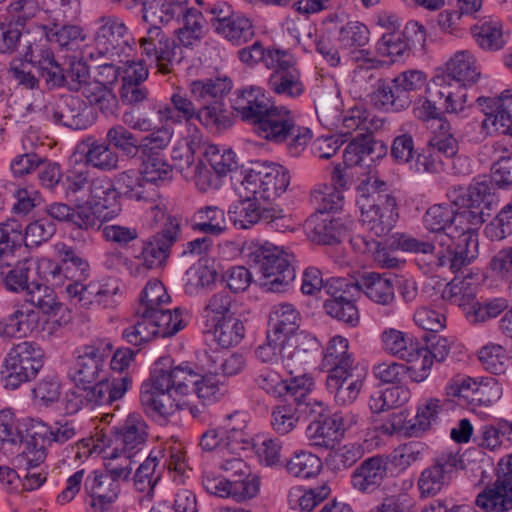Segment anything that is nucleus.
Instances as JSON below:
<instances>
[{"mask_svg": "<svg viewBox=\"0 0 512 512\" xmlns=\"http://www.w3.org/2000/svg\"><path fill=\"white\" fill-rule=\"evenodd\" d=\"M288 344V306H273L268 320L266 342L255 349V356L263 363H274L284 359Z\"/></svg>", "mask_w": 512, "mask_h": 512, "instance_id": "nucleus-14", "label": "nucleus"}, {"mask_svg": "<svg viewBox=\"0 0 512 512\" xmlns=\"http://www.w3.org/2000/svg\"><path fill=\"white\" fill-rule=\"evenodd\" d=\"M216 276V271L206 264L199 262L192 265L185 273V293L190 296L200 294L215 282Z\"/></svg>", "mask_w": 512, "mask_h": 512, "instance_id": "nucleus-59", "label": "nucleus"}, {"mask_svg": "<svg viewBox=\"0 0 512 512\" xmlns=\"http://www.w3.org/2000/svg\"><path fill=\"white\" fill-rule=\"evenodd\" d=\"M33 133H27L22 137L21 143L25 150L23 154L16 155L10 162V170L15 177L30 174L42 163V158L32 152L34 148Z\"/></svg>", "mask_w": 512, "mask_h": 512, "instance_id": "nucleus-58", "label": "nucleus"}, {"mask_svg": "<svg viewBox=\"0 0 512 512\" xmlns=\"http://www.w3.org/2000/svg\"><path fill=\"white\" fill-rule=\"evenodd\" d=\"M170 300L164 285L159 280L149 281L140 294L136 313H159Z\"/></svg>", "mask_w": 512, "mask_h": 512, "instance_id": "nucleus-57", "label": "nucleus"}, {"mask_svg": "<svg viewBox=\"0 0 512 512\" xmlns=\"http://www.w3.org/2000/svg\"><path fill=\"white\" fill-rule=\"evenodd\" d=\"M142 163L140 175L143 181L150 184L160 185L172 179V166L163 153L141 154Z\"/></svg>", "mask_w": 512, "mask_h": 512, "instance_id": "nucleus-49", "label": "nucleus"}, {"mask_svg": "<svg viewBox=\"0 0 512 512\" xmlns=\"http://www.w3.org/2000/svg\"><path fill=\"white\" fill-rule=\"evenodd\" d=\"M477 358L482 367L490 373L501 375L507 370L509 357L506 349L500 344L490 342L484 345L478 350Z\"/></svg>", "mask_w": 512, "mask_h": 512, "instance_id": "nucleus-61", "label": "nucleus"}, {"mask_svg": "<svg viewBox=\"0 0 512 512\" xmlns=\"http://www.w3.org/2000/svg\"><path fill=\"white\" fill-rule=\"evenodd\" d=\"M382 350L389 356L402 360L420 342L411 333L388 327L380 333Z\"/></svg>", "mask_w": 512, "mask_h": 512, "instance_id": "nucleus-45", "label": "nucleus"}, {"mask_svg": "<svg viewBox=\"0 0 512 512\" xmlns=\"http://www.w3.org/2000/svg\"><path fill=\"white\" fill-rule=\"evenodd\" d=\"M247 263L260 273L258 283L266 292L281 293L288 287L284 250L268 241H252L244 249Z\"/></svg>", "mask_w": 512, "mask_h": 512, "instance_id": "nucleus-6", "label": "nucleus"}, {"mask_svg": "<svg viewBox=\"0 0 512 512\" xmlns=\"http://www.w3.org/2000/svg\"><path fill=\"white\" fill-rule=\"evenodd\" d=\"M160 337L166 338L177 334L184 329L189 322L190 316L186 309L176 307L173 311L162 308L157 313Z\"/></svg>", "mask_w": 512, "mask_h": 512, "instance_id": "nucleus-64", "label": "nucleus"}, {"mask_svg": "<svg viewBox=\"0 0 512 512\" xmlns=\"http://www.w3.org/2000/svg\"><path fill=\"white\" fill-rule=\"evenodd\" d=\"M405 362V374L411 382L421 383L427 380L434 364L430 348L419 343L408 356L402 359Z\"/></svg>", "mask_w": 512, "mask_h": 512, "instance_id": "nucleus-47", "label": "nucleus"}, {"mask_svg": "<svg viewBox=\"0 0 512 512\" xmlns=\"http://www.w3.org/2000/svg\"><path fill=\"white\" fill-rule=\"evenodd\" d=\"M111 350V344L102 341L82 345L75 350V362L68 376L77 388L93 384L104 377Z\"/></svg>", "mask_w": 512, "mask_h": 512, "instance_id": "nucleus-10", "label": "nucleus"}, {"mask_svg": "<svg viewBox=\"0 0 512 512\" xmlns=\"http://www.w3.org/2000/svg\"><path fill=\"white\" fill-rule=\"evenodd\" d=\"M442 298L451 304L461 307L468 317L472 313L471 306L476 303L474 301L475 289L465 279H454L448 283L442 292Z\"/></svg>", "mask_w": 512, "mask_h": 512, "instance_id": "nucleus-53", "label": "nucleus"}, {"mask_svg": "<svg viewBox=\"0 0 512 512\" xmlns=\"http://www.w3.org/2000/svg\"><path fill=\"white\" fill-rule=\"evenodd\" d=\"M205 370L196 382L192 394H195L203 406H211L220 402L228 392L227 385L217 374V361L208 353H204Z\"/></svg>", "mask_w": 512, "mask_h": 512, "instance_id": "nucleus-27", "label": "nucleus"}, {"mask_svg": "<svg viewBox=\"0 0 512 512\" xmlns=\"http://www.w3.org/2000/svg\"><path fill=\"white\" fill-rule=\"evenodd\" d=\"M150 213L156 221L165 219L161 231L151 236L142 246L143 262L148 268H154L161 266L169 257L170 249L180 234L181 220L176 216H166L158 205L152 206Z\"/></svg>", "mask_w": 512, "mask_h": 512, "instance_id": "nucleus-11", "label": "nucleus"}, {"mask_svg": "<svg viewBox=\"0 0 512 512\" xmlns=\"http://www.w3.org/2000/svg\"><path fill=\"white\" fill-rule=\"evenodd\" d=\"M152 450L161 451V471L167 469L170 473H174L172 479L180 484L184 482V474L187 468L185 453L180 445L164 444L154 447Z\"/></svg>", "mask_w": 512, "mask_h": 512, "instance_id": "nucleus-55", "label": "nucleus"}, {"mask_svg": "<svg viewBox=\"0 0 512 512\" xmlns=\"http://www.w3.org/2000/svg\"><path fill=\"white\" fill-rule=\"evenodd\" d=\"M388 465L387 457L376 455L367 458L352 473V486L360 492L376 490L387 475Z\"/></svg>", "mask_w": 512, "mask_h": 512, "instance_id": "nucleus-30", "label": "nucleus"}, {"mask_svg": "<svg viewBox=\"0 0 512 512\" xmlns=\"http://www.w3.org/2000/svg\"><path fill=\"white\" fill-rule=\"evenodd\" d=\"M46 41L62 52L76 53L87 39L85 29L77 24L65 22L57 25L37 26Z\"/></svg>", "mask_w": 512, "mask_h": 512, "instance_id": "nucleus-26", "label": "nucleus"}, {"mask_svg": "<svg viewBox=\"0 0 512 512\" xmlns=\"http://www.w3.org/2000/svg\"><path fill=\"white\" fill-rule=\"evenodd\" d=\"M53 112L55 123H60L74 130L87 129L95 122V108L97 105L87 106L77 97H69L64 100V106Z\"/></svg>", "mask_w": 512, "mask_h": 512, "instance_id": "nucleus-31", "label": "nucleus"}, {"mask_svg": "<svg viewBox=\"0 0 512 512\" xmlns=\"http://www.w3.org/2000/svg\"><path fill=\"white\" fill-rule=\"evenodd\" d=\"M305 230L312 241L331 245L341 241L348 230V226L340 217L315 213L305 221Z\"/></svg>", "mask_w": 512, "mask_h": 512, "instance_id": "nucleus-28", "label": "nucleus"}, {"mask_svg": "<svg viewBox=\"0 0 512 512\" xmlns=\"http://www.w3.org/2000/svg\"><path fill=\"white\" fill-rule=\"evenodd\" d=\"M121 485L103 473L93 471L84 482V506L86 512H106L118 498Z\"/></svg>", "mask_w": 512, "mask_h": 512, "instance_id": "nucleus-16", "label": "nucleus"}, {"mask_svg": "<svg viewBox=\"0 0 512 512\" xmlns=\"http://www.w3.org/2000/svg\"><path fill=\"white\" fill-rule=\"evenodd\" d=\"M44 364V351L33 341L13 344L3 360L2 383L7 390H16L36 378Z\"/></svg>", "mask_w": 512, "mask_h": 512, "instance_id": "nucleus-7", "label": "nucleus"}, {"mask_svg": "<svg viewBox=\"0 0 512 512\" xmlns=\"http://www.w3.org/2000/svg\"><path fill=\"white\" fill-rule=\"evenodd\" d=\"M132 382V376L125 374L110 378L102 377L93 384H88L78 389L84 393L86 407L93 409L99 406L112 405L114 402L122 399L131 389Z\"/></svg>", "mask_w": 512, "mask_h": 512, "instance_id": "nucleus-19", "label": "nucleus"}, {"mask_svg": "<svg viewBox=\"0 0 512 512\" xmlns=\"http://www.w3.org/2000/svg\"><path fill=\"white\" fill-rule=\"evenodd\" d=\"M171 104H162L157 100L148 102V109L156 112L161 123H188L197 118L198 109L186 94L175 92L170 98Z\"/></svg>", "mask_w": 512, "mask_h": 512, "instance_id": "nucleus-29", "label": "nucleus"}, {"mask_svg": "<svg viewBox=\"0 0 512 512\" xmlns=\"http://www.w3.org/2000/svg\"><path fill=\"white\" fill-rule=\"evenodd\" d=\"M264 64L268 69L273 70L268 84L276 94L288 93V54L279 48H267Z\"/></svg>", "mask_w": 512, "mask_h": 512, "instance_id": "nucleus-41", "label": "nucleus"}, {"mask_svg": "<svg viewBox=\"0 0 512 512\" xmlns=\"http://www.w3.org/2000/svg\"><path fill=\"white\" fill-rule=\"evenodd\" d=\"M171 157L176 169L186 177L194 178L201 190L206 191L211 186L210 172L200 160L196 163L195 149L192 144L176 145Z\"/></svg>", "mask_w": 512, "mask_h": 512, "instance_id": "nucleus-32", "label": "nucleus"}, {"mask_svg": "<svg viewBox=\"0 0 512 512\" xmlns=\"http://www.w3.org/2000/svg\"><path fill=\"white\" fill-rule=\"evenodd\" d=\"M434 85L437 88L436 95L444 100V112L460 115L467 110L468 87L446 81V78H434Z\"/></svg>", "mask_w": 512, "mask_h": 512, "instance_id": "nucleus-42", "label": "nucleus"}, {"mask_svg": "<svg viewBox=\"0 0 512 512\" xmlns=\"http://www.w3.org/2000/svg\"><path fill=\"white\" fill-rule=\"evenodd\" d=\"M91 46L84 57L91 60L123 61L131 57L135 39L124 20L114 14H103L90 22Z\"/></svg>", "mask_w": 512, "mask_h": 512, "instance_id": "nucleus-5", "label": "nucleus"}, {"mask_svg": "<svg viewBox=\"0 0 512 512\" xmlns=\"http://www.w3.org/2000/svg\"><path fill=\"white\" fill-rule=\"evenodd\" d=\"M160 450H151L147 458L137 467L133 480L134 488L147 497H152L162 477Z\"/></svg>", "mask_w": 512, "mask_h": 512, "instance_id": "nucleus-37", "label": "nucleus"}, {"mask_svg": "<svg viewBox=\"0 0 512 512\" xmlns=\"http://www.w3.org/2000/svg\"><path fill=\"white\" fill-rule=\"evenodd\" d=\"M296 372V369L290 370V397H293L290 409L294 406L293 415L290 414V427L293 424L291 420L298 422L307 416H322L324 411L323 403L310 397L314 384L312 377L307 373L295 375Z\"/></svg>", "mask_w": 512, "mask_h": 512, "instance_id": "nucleus-20", "label": "nucleus"}, {"mask_svg": "<svg viewBox=\"0 0 512 512\" xmlns=\"http://www.w3.org/2000/svg\"><path fill=\"white\" fill-rule=\"evenodd\" d=\"M205 329L213 334L214 340L222 348L238 345L245 336L244 324L236 317L224 318Z\"/></svg>", "mask_w": 512, "mask_h": 512, "instance_id": "nucleus-51", "label": "nucleus"}, {"mask_svg": "<svg viewBox=\"0 0 512 512\" xmlns=\"http://www.w3.org/2000/svg\"><path fill=\"white\" fill-rule=\"evenodd\" d=\"M450 201L458 208H465L486 220L491 210L497 206L498 199L489 183L476 182L467 188H454L448 193Z\"/></svg>", "mask_w": 512, "mask_h": 512, "instance_id": "nucleus-17", "label": "nucleus"}, {"mask_svg": "<svg viewBox=\"0 0 512 512\" xmlns=\"http://www.w3.org/2000/svg\"><path fill=\"white\" fill-rule=\"evenodd\" d=\"M58 257V261L42 258L37 263L38 273L47 283L62 292L67 284L87 280L89 263L72 247L62 244L58 248Z\"/></svg>", "mask_w": 512, "mask_h": 512, "instance_id": "nucleus-8", "label": "nucleus"}, {"mask_svg": "<svg viewBox=\"0 0 512 512\" xmlns=\"http://www.w3.org/2000/svg\"><path fill=\"white\" fill-rule=\"evenodd\" d=\"M84 145L87 146L85 152L86 163L104 171L117 168L118 154L110 148L109 144L92 141L91 143H84Z\"/></svg>", "mask_w": 512, "mask_h": 512, "instance_id": "nucleus-62", "label": "nucleus"}, {"mask_svg": "<svg viewBox=\"0 0 512 512\" xmlns=\"http://www.w3.org/2000/svg\"><path fill=\"white\" fill-rule=\"evenodd\" d=\"M196 120L213 133H221L233 125L232 114L225 102L201 105Z\"/></svg>", "mask_w": 512, "mask_h": 512, "instance_id": "nucleus-48", "label": "nucleus"}, {"mask_svg": "<svg viewBox=\"0 0 512 512\" xmlns=\"http://www.w3.org/2000/svg\"><path fill=\"white\" fill-rule=\"evenodd\" d=\"M65 75L66 84L71 89L81 90L88 104L97 105L98 109L105 114L112 112L115 99L98 83H87L89 71L83 62H73Z\"/></svg>", "mask_w": 512, "mask_h": 512, "instance_id": "nucleus-22", "label": "nucleus"}, {"mask_svg": "<svg viewBox=\"0 0 512 512\" xmlns=\"http://www.w3.org/2000/svg\"><path fill=\"white\" fill-rule=\"evenodd\" d=\"M89 193L88 200L105 213L104 220H112L121 211L120 192L107 177L93 179Z\"/></svg>", "mask_w": 512, "mask_h": 512, "instance_id": "nucleus-34", "label": "nucleus"}, {"mask_svg": "<svg viewBox=\"0 0 512 512\" xmlns=\"http://www.w3.org/2000/svg\"><path fill=\"white\" fill-rule=\"evenodd\" d=\"M84 282L85 281H79L74 285L67 284L65 290L61 293L65 294L74 305H79L87 309L94 308L95 302L97 301L96 296L100 291V283L96 281H90L89 283Z\"/></svg>", "mask_w": 512, "mask_h": 512, "instance_id": "nucleus-63", "label": "nucleus"}, {"mask_svg": "<svg viewBox=\"0 0 512 512\" xmlns=\"http://www.w3.org/2000/svg\"><path fill=\"white\" fill-rule=\"evenodd\" d=\"M199 360L200 363L183 361L174 367H166L168 358H161L154 363L149 378L140 388V403L148 416L163 423L183 409V404L176 397L192 394L205 370L206 363Z\"/></svg>", "mask_w": 512, "mask_h": 512, "instance_id": "nucleus-1", "label": "nucleus"}, {"mask_svg": "<svg viewBox=\"0 0 512 512\" xmlns=\"http://www.w3.org/2000/svg\"><path fill=\"white\" fill-rule=\"evenodd\" d=\"M37 74L49 89L62 87L66 84V75L60 64L55 60L52 51L41 50L39 58L36 57Z\"/></svg>", "mask_w": 512, "mask_h": 512, "instance_id": "nucleus-54", "label": "nucleus"}, {"mask_svg": "<svg viewBox=\"0 0 512 512\" xmlns=\"http://www.w3.org/2000/svg\"><path fill=\"white\" fill-rule=\"evenodd\" d=\"M25 59L14 60L10 64L9 73L19 86L25 89L39 88L40 78L37 74L36 55L31 44L27 46Z\"/></svg>", "mask_w": 512, "mask_h": 512, "instance_id": "nucleus-50", "label": "nucleus"}, {"mask_svg": "<svg viewBox=\"0 0 512 512\" xmlns=\"http://www.w3.org/2000/svg\"><path fill=\"white\" fill-rule=\"evenodd\" d=\"M270 100L260 87L245 88L238 95L234 109L242 119L255 125L260 137L283 141L288 134V110L271 107Z\"/></svg>", "mask_w": 512, "mask_h": 512, "instance_id": "nucleus-4", "label": "nucleus"}, {"mask_svg": "<svg viewBox=\"0 0 512 512\" xmlns=\"http://www.w3.org/2000/svg\"><path fill=\"white\" fill-rule=\"evenodd\" d=\"M135 322L125 328L122 332L123 338L134 346H140L151 341L153 338L160 337L159 323H157V314L155 313H136Z\"/></svg>", "mask_w": 512, "mask_h": 512, "instance_id": "nucleus-46", "label": "nucleus"}, {"mask_svg": "<svg viewBox=\"0 0 512 512\" xmlns=\"http://www.w3.org/2000/svg\"><path fill=\"white\" fill-rule=\"evenodd\" d=\"M233 87L232 80L225 75L192 80L188 90L194 101L200 105L225 102Z\"/></svg>", "mask_w": 512, "mask_h": 512, "instance_id": "nucleus-33", "label": "nucleus"}, {"mask_svg": "<svg viewBox=\"0 0 512 512\" xmlns=\"http://www.w3.org/2000/svg\"><path fill=\"white\" fill-rule=\"evenodd\" d=\"M138 5L142 6L144 21L168 24L172 20L180 21L188 9V0H138Z\"/></svg>", "mask_w": 512, "mask_h": 512, "instance_id": "nucleus-35", "label": "nucleus"}, {"mask_svg": "<svg viewBox=\"0 0 512 512\" xmlns=\"http://www.w3.org/2000/svg\"><path fill=\"white\" fill-rule=\"evenodd\" d=\"M42 5L49 21L47 25L70 22L80 13L79 0H43Z\"/></svg>", "mask_w": 512, "mask_h": 512, "instance_id": "nucleus-60", "label": "nucleus"}, {"mask_svg": "<svg viewBox=\"0 0 512 512\" xmlns=\"http://www.w3.org/2000/svg\"><path fill=\"white\" fill-rule=\"evenodd\" d=\"M366 377L367 368L359 363L332 367L326 381L327 389L338 404H351L357 399Z\"/></svg>", "mask_w": 512, "mask_h": 512, "instance_id": "nucleus-15", "label": "nucleus"}, {"mask_svg": "<svg viewBox=\"0 0 512 512\" xmlns=\"http://www.w3.org/2000/svg\"><path fill=\"white\" fill-rule=\"evenodd\" d=\"M222 449L231 450L234 453L245 451L251 448L255 438L247 431L245 415L235 413L229 417L228 423L221 428Z\"/></svg>", "mask_w": 512, "mask_h": 512, "instance_id": "nucleus-40", "label": "nucleus"}, {"mask_svg": "<svg viewBox=\"0 0 512 512\" xmlns=\"http://www.w3.org/2000/svg\"><path fill=\"white\" fill-rule=\"evenodd\" d=\"M479 214L465 208L453 212L448 233L436 236V242L441 247L437 252L440 266H448L452 272H457L476 257V230L485 222Z\"/></svg>", "mask_w": 512, "mask_h": 512, "instance_id": "nucleus-3", "label": "nucleus"}, {"mask_svg": "<svg viewBox=\"0 0 512 512\" xmlns=\"http://www.w3.org/2000/svg\"><path fill=\"white\" fill-rule=\"evenodd\" d=\"M116 450L130 455H138L148 439V425L139 413H130L112 427Z\"/></svg>", "mask_w": 512, "mask_h": 512, "instance_id": "nucleus-18", "label": "nucleus"}, {"mask_svg": "<svg viewBox=\"0 0 512 512\" xmlns=\"http://www.w3.org/2000/svg\"><path fill=\"white\" fill-rule=\"evenodd\" d=\"M138 171L130 169L123 171L115 176L114 185L120 192V197L125 196L129 199L145 202H153L157 197V192L153 189L151 192L146 189V182Z\"/></svg>", "mask_w": 512, "mask_h": 512, "instance_id": "nucleus-44", "label": "nucleus"}, {"mask_svg": "<svg viewBox=\"0 0 512 512\" xmlns=\"http://www.w3.org/2000/svg\"><path fill=\"white\" fill-rule=\"evenodd\" d=\"M310 418L312 421L306 428V436L313 445L325 449L335 448L345 431L358 422V416L352 413L328 415L325 407L322 416L306 417V419Z\"/></svg>", "mask_w": 512, "mask_h": 512, "instance_id": "nucleus-13", "label": "nucleus"}, {"mask_svg": "<svg viewBox=\"0 0 512 512\" xmlns=\"http://www.w3.org/2000/svg\"><path fill=\"white\" fill-rule=\"evenodd\" d=\"M457 456L444 453L438 456L433 465L424 469L418 479L421 497H432L440 493L452 481L456 472Z\"/></svg>", "mask_w": 512, "mask_h": 512, "instance_id": "nucleus-21", "label": "nucleus"}, {"mask_svg": "<svg viewBox=\"0 0 512 512\" xmlns=\"http://www.w3.org/2000/svg\"><path fill=\"white\" fill-rule=\"evenodd\" d=\"M388 184L377 169H369L361 180L357 206L362 226L376 237L386 236L395 226L399 214L396 198L386 193Z\"/></svg>", "mask_w": 512, "mask_h": 512, "instance_id": "nucleus-2", "label": "nucleus"}, {"mask_svg": "<svg viewBox=\"0 0 512 512\" xmlns=\"http://www.w3.org/2000/svg\"><path fill=\"white\" fill-rule=\"evenodd\" d=\"M475 502L485 512H508L512 509V482L496 479L478 494Z\"/></svg>", "mask_w": 512, "mask_h": 512, "instance_id": "nucleus-36", "label": "nucleus"}, {"mask_svg": "<svg viewBox=\"0 0 512 512\" xmlns=\"http://www.w3.org/2000/svg\"><path fill=\"white\" fill-rule=\"evenodd\" d=\"M481 77V69L475 54L470 50L455 52L445 63L444 74L436 78L471 87Z\"/></svg>", "mask_w": 512, "mask_h": 512, "instance_id": "nucleus-25", "label": "nucleus"}, {"mask_svg": "<svg viewBox=\"0 0 512 512\" xmlns=\"http://www.w3.org/2000/svg\"><path fill=\"white\" fill-rule=\"evenodd\" d=\"M470 33L476 45L485 52H497L504 49L510 37L509 29L496 15L479 18L471 26Z\"/></svg>", "mask_w": 512, "mask_h": 512, "instance_id": "nucleus-23", "label": "nucleus"}, {"mask_svg": "<svg viewBox=\"0 0 512 512\" xmlns=\"http://www.w3.org/2000/svg\"><path fill=\"white\" fill-rule=\"evenodd\" d=\"M247 190L244 189L242 183L238 188L239 200L230 204L228 209V217L231 223L237 229H250L258 224L262 219L268 217V210L263 208L258 195H246Z\"/></svg>", "mask_w": 512, "mask_h": 512, "instance_id": "nucleus-24", "label": "nucleus"}, {"mask_svg": "<svg viewBox=\"0 0 512 512\" xmlns=\"http://www.w3.org/2000/svg\"><path fill=\"white\" fill-rule=\"evenodd\" d=\"M139 47L141 55L163 74L170 73L173 66L182 60L176 40L157 25L147 29L145 36L139 39Z\"/></svg>", "mask_w": 512, "mask_h": 512, "instance_id": "nucleus-12", "label": "nucleus"}, {"mask_svg": "<svg viewBox=\"0 0 512 512\" xmlns=\"http://www.w3.org/2000/svg\"><path fill=\"white\" fill-rule=\"evenodd\" d=\"M242 186L246 195H258L264 201H274L288 189V170L274 162L258 164L245 171Z\"/></svg>", "mask_w": 512, "mask_h": 512, "instance_id": "nucleus-9", "label": "nucleus"}, {"mask_svg": "<svg viewBox=\"0 0 512 512\" xmlns=\"http://www.w3.org/2000/svg\"><path fill=\"white\" fill-rule=\"evenodd\" d=\"M193 228L200 232L219 235L226 228L225 213L217 206H205L193 216Z\"/></svg>", "mask_w": 512, "mask_h": 512, "instance_id": "nucleus-56", "label": "nucleus"}, {"mask_svg": "<svg viewBox=\"0 0 512 512\" xmlns=\"http://www.w3.org/2000/svg\"><path fill=\"white\" fill-rule=\"evenodd\" d=\"M360 291L377 304L390 305L395 300L393 279L386 274H364L358 282V294Z\"/></svg>", "mask_w": 512, "mask_h": 512, "instance_id": "nucleus-39", "label": "nucleus"}, {"mask_svg": "<svg viewBox=\"0 0 512 512\" xmlns=\"http://www.w3.org/2000/svg\"><path fill=\"white\" fill-rule=\"evenodd\" d=\"M477 101L479 105L483 106L485 118L481 128L485 135H512V118L502 111L500 105L493 98L480 97Z\"/></svg>", "mask_w": 512, "mask_h": 512, "instance_id": "nucleus-43", "label": "nucleus"}, {"mask_svg": "<svg viewBox=\"0 0 512 512\" xmlns=\"http://www.w3.org/2000/svg\"><path fill=\"white\" fill-rule=\"evenodd\" d=\"M216 33L237 45L248 42L255 34L251 20L236 13L230 16L228 20L218 24Z\"/></svg>", "mask_w": 512, "mask_h": 512, "instance_id": "nucleus-52", "label": "nucleus"}, {"mask_svg": "<svg viewBox=\"0 0 512 512\" xmlns=\"http://www.w3.org/2000/svg\"><path fill=\"white\" fill-rule=\"evenodd\" d=\"M180 27L174 33L179 42L178 46L194 48L198 46L205 35V19L200 11L189 8L181 15Z\"/></svg>", "mask_w": 512, "mask_h": 512, "instance_id": "nucleus-38", "label": "nucleus"}]
</instances>
